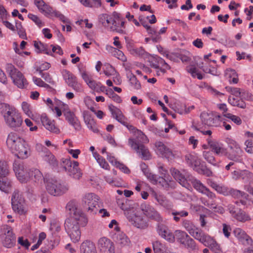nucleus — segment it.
<instances>
[{
  "label": "nucleus",
  "instance_id": "obj_25",
  "mask_svg": "<svg viewBox=\"0 0 253 253\" xmlns=\"http://www.w3.org/2000/svg\"><path fill=\"white\" fill-rule=\"evenodd\" d=\"M62 112L66 120L74 127L75 130L77 131L80 130L81 129V125L75 114L71 112L69 108H65Z\"/></svg>",
  "mask_w": 253,
  "mask_h": 253
},
{
  "label": "nucleus",
  "instance_id": "obj_56",
  "mask_svg": "<svg viewBox=\"0 0 253 253\" xmlns=\"http://www.w3.org/2000/svg\"><path fill=\"white\" fill-rule=\"evenodd\" d=\"M203 156L204 159L209 163L216 166V163L212 152L210 151H204L203 152Z\"/></svg>",
  "mask_w": 253,
  "mask_h": 253
},
{
  "label": "nucleus",
  "instance_id": "obj_51",
  "mask_svg": "<svg viewBox=\"0 0 253 253\" xmlns=\"http://www.w3.org/2000/svg\"><path fill=\"white\" fill-rule=\"evenodd\" d=\"M174 240L180 245L185 240L189 235L185 232L181 230H176L174 234Z\"/></svg>",
  "mask_w": 253,
  "mask_h": 253
},
{
  "label": "nucleus",
  "instance_id": "obj_27",
  "mask_svg": "<svg viewBox=\"0 0 253 253\" xmlns=\"http://www.w3.org/2000/svg\"><path fill=\"white\" fill-rule=\"evenodd\" d=\"M229 194L235 199H239L240 201H236L235 204L238 205L240 203L243 205L246 204V201L248 199V194L244 191H240L237 189L233 188L228 189L227 188V191L225 192V195Z\"/></svg>",
  "mask_w": 253,
  "mask_h": 253
},
{
  "label": "nucleus",
  "instance_id": "obj_49",
  "mask_svg": "<svg viewBox=\"0 0 253 253\" xmlns=\"http://www.w3.org/2000/svg\"><path fill=\"white\" fill-rule=\"evenodd\" d=\"M153 247L155 253H164L167 250L166 245L159 241L153 242Z\"/></svg>",
  "mask_w": 253,
  "mask_h": 253
},
{
  "label": "nucleus",
  "instance_id": "obj_20",
  "mask_svg": "<svg viewBox=\"0 0 253 253\" xmlns=\"http://www.w3.org/2000/svg\"><path fill=\"white\" fill-rule=\"evenodd\" d=\"M142 210L145 216L151 220L158 223L163 221L164 219L160 213L153 207L147 205L142 207Z\"/></svg>",
  "mask_w": 253,
  "mask_h": 253
},
{
  "label": "nucleus",
  "instance_id": "obj_18",
  "mask_svg": "<svg viewBox=\"0 0 253 253\" xmlns=\"http://www.w3.org/2000/svg\"><path fill=\"white\" fill-rule=\"evenodd\" d=\"M108 108L114 119L123 125L126 126L129 130H135V128L132 126L129 125L127 123V119L123 115L120 109L112 104L109 105Z\"/></svg>",
  "mask_w": 253,
  "mask_h": 253
},
{
  "label": "nucleus",
  "instance_id": "obj_50",
  "mask_svg": "<svg viewBox=\"0 0 253 253\" xmlns=\"http://www.w3.org/2000/svg\"><path fill=\"white\" fill-rule=\"evenodd\" d=\"M134 132L136 136V139H134V141H136L137 143H146L148 142L147 136L141 130L136 129Z\"/></svg>",
  "mask_w": 253,
  "mask_h": 253
},
{
  "label": "nucleus",
  "instance_id": "obj_24",
  "mask_svg": "<svg viewBox=\"0 0 253 253\" xmlns=\"http://www.w3.org/2000/svg\"><path fill=\"white\" fill-rule=\"evenodd\" d=\"M199 241L204 246L210 248L216 253H218L221 251L220 245L212 237L205 233Z\"/></svg>",
  "mask_w": 253,
  "mask_h": 253
},
{
  "label": "nucleus",
  "instance_id": "obj_4",
  "mask_svg": "<svg viewBox=\"0 0 253 253\" xmlns=\"http://www.w3.org/2000/svg\"><path fill=\"white\" fill-rule=\"evenodd\" d=\"M6 70L11 78L14 84L20 88H25L28 85V82L23 74L18 71L11 64H7Z\"/></svg>",
  "mask_w": 253,
  "mask_h": 253
},
{
  "label": "nucleus",
  "instance_id": "obj_54",
  "mask_svg": "<svg viewBox=\"0 0 253 253\" xmlns=\"http://www.w3.org/2000/svg\"><path fill=\"white\" fill-rule=\"evenodd\" d=\"M194 170L199 174H204L207 176H210L212 173V171L206 166L201 165L200 164L197 166V168H195Z\"/></svg>",
  "mask_w": 253,
  "mask_h": 253
},
{
  "label": "nucleus",
  "instance_id": "obj_3",
  "mask_svg": "<svg viewBox=\"0 0 253 253\" xmlns=\"http://www.w3.org/2000/svg\"><path fill=\"white\" fill-rule=\"evenodd\" d=\"M82 205L84 211L90 215H94L98 211L100 197L94 193H86L82 198Z\"/></svg>",
  "mask_w": 253,
  "mask_h": 253
},
{
  "label": "nucleus",
  "instance_id": "obj_12",
  "mask_svg": "<svg viewBox=\"0 0 253 253\" xmlns=\"http://www.w3.org/2000/svg\"><path fill=\"white\" fill-rule=\"evenodd\" d=\"M63 163L65 164L64 169L68 174L76 179H79L82 176V172L79 168V163L77 161H71L66 159Z\"/></svg>",
  "mask_w": 253,
  "mask_h": 253
},
{
  "label": "nucleus",
  "instance_id": "obj_6",
  "mask_svg": "<svg viewBox=\"0 0 253 253\" xmlns=\"http://www.w3.org/2000/svg\"><path fill=\"white\" fill-rule=\"evenodd\" d=\"M66 209L70 212L71 218L70 219L77 220L83 227L87 224L88 218L86 214L76 207L74 201H70L66 205Z\"/></svg>",
  "mask_w": 253,
  "mask_h": 253
},
{
  "label": "nucleus",
  "instance_id": "obj_62",
  "mask_svg": "<svg viewBox=\"0 0 253 253\" xmlns=\"http://www.w3.org/2000/svg\"><path fill=\"white\" fill-rule=\"evenodd\" d=\"M105 91L106 95L110 98H112L114 101L118 103L122 102L121 97L116 94L111 88L106 89Z\"/></svg>",
  "mask_w": 253,
  "mask_h": 253
},
{
  "label": "nucleus",
  "instance_id": "obj_46",
  "mask_svg": "<svg viewBox=\"0 0 253 253\" xmlns=\"http://www.w3.org/2000/svg\"><path fill=\"white\" fill-rule=\"evenodd\" d=\"M11 181L5 177L0 178V190L8 193L11 189Z\"/></svg>",
  "mask_w": 253,
  "mask_h": 253
},
{
  "label": "nucleus",
  "instance_id": "obj_1",
  "mask_svg": "<svg viewBox=\"0 0 253 253\" xmlns=\"http://www.w3.org/2000/svg\"><path fill=\"white\" fill-rule=\"evenodd\" d=\"M8 147L17 156L21 159H26L30 155L29 148L25 140L14 132H10L6 140Z\"/></svg>",
  "mask_w": 253,
  "mask_h": 253
},
{
  "label": "nucleus",
  "instance_id": "obj_64",
  "mask_svg": "<svg viewBox=\"0 0 253 253\" xmlns=\"http://www.w3.org/2000/svg\"><path fill=\"white\" fill-rule=\"evenodd\" d=\"M97 162L99 165L103 169H109V166L107 162L105 161V159L100 156L99 154H97L95 156Z\"/></svg>",
  "mask_w": 253,
  "mask_h": 253
},
{
  "label": "nucleus",
  "instance_id": "obj_14",
  "mask_svg": "<svg viewBox=\"0 0 253 253\" xmlns=\"http://www.w3.org/2000/svg\"><path fill=\"white\" fill-rule=\"evenodd\" d=\"M36 150L43 160L52 167L57 166V161L54 156L45 147L41 144H37Z\"/></svg>",
  "mask_w": 253,
  "mask_h": 253
},
{
  "label": "nucleus",
  "instance_id": "obj_21",
  "mask_svg": "<svg viewBox=\"0 0 253 253\" xmlns=\"http://www.w3.org/2000/svg\"><path fill=\"white\" fill-rule=\"evenodd\" d=\"M207 142L212 152L216 155L222 156L227 155V150L221 143L216 140L212 139L211 138H208Z\"/></svg>",
  "mask_w": 253,
  "mask_h": 253
},
{
  "label": "nucleus",
  "instance_id": "obj_16",
  "mask_svg": "<svg viewBox=\"0 0 253 253\" xmlns=\"http://www.w3.org/2000/svg\"><path fill=\"white\" fill-rule=\"evenodd\" d=\"M128 145L134 150L138 155L145 160L150 159L151 157L150 153L148 149L142 144H138L134 138H130L128 140Z\"/></svg>",
  "mask_w": 253,
  "mask_h": 253
},
{
  "label": "nucleus",
  "instance_id": "obj_30",
  "mask_svg": "<svg viewBox=\"0 0 253 253\" xmlns=\"http://www.w3.org/2000/svg\"><path fill=\"white\" fill-rule=\"evenodd\" d=\"M41 121L42 125L47 130L56 133L60 132L59 129L55 125V122L49 119L46 114L41 115Z\"/></svg>",
  "mask_w": 253,
  "mask_h": 253
},
{
  "label": "nucleus",
  "instance_id": "obj_61",
  "mask_svg": "<svg viewBox=\"0 0 253 253\" xmlns=\"http://www.w3.org/2000/svg\"><path fill=\"white\" fill-rule=\"evenodd\" d=\"M200 68L206 73H209L212 75L217 76L218 75V73L217 69L214 67H211L207 64L205 65H202L200 67Z\"/></svg>",
  "mask_w": 253,
  "mask_h": 253
},
{
  "label": "nucleus",
  "instance_id": "obj_38",
  "mask_svg": "<svg viewBox=\"0 0 253 253\" xmlns=\"http://www.w3.org/2000/svg\"><path fill=\"white\" fill-rule=\"evenodd\" d=\"M180 245L189 252L195 251L198 250V246L195 241L189 236Z\"/></svg>",
  "mask_w": 253,
  "mask_h": 253
},
{
  "label": "nucleus",
  "instance_id": "obj_26",
  "mask_svg": "<svg viewBox=\"0 0 253 253\" xmlns=\"http://www.w3.org/2000/svg\"><path fill=\"white\" fill-rule=\"evenodd\" d=\"M157 154L162 155L168 159H172L174 158V154L172 150L168 147L163 142L157 141L155 144Z\"/></svg>",
  "mask_w": 253,
  "mask_h": 253
},
{
  "label": "nucleus",
  "instance_id": "obj_53",
  "mask_svg": "<svg viewBox=\"0 0 253 253\" xmlns=\"http://www.w3.org/2000/svg\"><path fill=\"white\" fill-rule=\"evenodd\" d=\"M233 217L238 221L242 222H245L251 219L250 216L242 210L238 213L235 214Z\"/></svg>",
  "mask_w": 253,
  "mask_h": 253
},
{
  "label": "nucleus",
  "instance_id": "obj_43",
  "mask_svg": "<svg viewBox=\"0 0 253 253\" xmlns=\"http://www.w3.org/2000/svg\"><path fill=\"white\" fill-rule=\"evenodd\" d=\"M228 101L233 106H237L242 109L246 107V103L242 99H238L237 97L229 96Z\"/></svg>",
  "mask_w": 253,
  "mask_h": 253
},
{
  "label": "nucleus",
  "instance_id": "obj_23",
  "mask_svg": "<svg viewBox=\"0 0 253 253\" xmlns=\"http://www.w3.org/2000/svg\"><path fill=\"white\" fill-rule=\"evenodd\" d=\"M97 246L101 253H115L114 244L107 238L102 237L99 239Z\"/></svg>",
  "mask_w": 253,
  "mask_h": 253
},
{
  "label": "nucleus",
  "instance_id": "obj_57",
  "mask_svg": "<svg viewBox=\"0 0 253 253\" xmlns=\"http://www.w3.org/2000/svg\"><path fill=\"white\" fill-rule=\"evenodd\" d=\"M208 184L211 187L215 190L217 192L225 195V192L227 191V187L224 186H221L212 180H209Z\"/></svg>",
  "mask_w": 253,
  "mask_h": 253
},
{
  "label": "nucleus",
  "instance_id": "obj_59",
  "mask_svg": "<svg viewBox=\"0 0 253 253\" xmlns=\"http://www.w3.org/2000/svg\"><path fill=\"white\" fill-rule=\"evenodd\" d=\"M171 214L173 216V220L176 222L180 220V217H186L188 215V212L185 211H176L173 210Z\"/></svg>",
  "mask_w": 253,
  "mask_h": 253
},
{
  "label": "nucleus",
  "instance_id": "obj_10",
  "mask_svg": "<svg viewBox=\"0 0 253 253\" xmlns=\"http://www.w3.org/2000/svg\"><path fill=\"white\" fill-rule=\"evenodd\" d=\"M25 200L22 194L18 190H15L11 197V205L13 210L18 213L22 214L24 211Z\"/></svg>",
  "mask_w": 253,
  "mask_h": 253
},
{
  "label": "nucleus",
  "instance_id": "obj_63",
  "mask_svg": "<svg viewBox=\"0 0 253 253\" xmlns=\"http://www.w3.org/2000/svg\"><path fill=\"white\" fill-rule=\"evenodd\" d=\"M16 28L18 31V34L19 35L20 38L23 39H27V36L25 30L23 28L22 26V24L20 22H16Z\"/></svg>",
  "mask_w": 253,
  "mask_h": 253
},
{
  "label": "nucleus",
  "instance_id": "obj_39",
  "mask_svg": "<svg viewBox=\"0 0 253 253\" xmlns=\"http://www.w3.org/2000/svg\"><path fill=\"white\" fill-rule=\"evenodd\" d=\"M112 17L113 14L112 15L101 14L98 17L99 23L104 28L109 30Z\"/></svg>",
  "mask_w": 253,
  "mask_h": 253
},
{
  "label": "nucleus",
  "instance_id": "obj_52",
  "mask_svg": "<svg viewBox=\"0 0 253 253\" xmlns=\"http://www.w3.org/2000/svg\"><path fill=\"white\" fill-rule=\"evenodd\" d=\"M88 86L92 89L96 91H104L105 86L101 85L100 83H97L92 79L87 84Z\"/></svg>",
  "mask_w": 253,
  "mask_h": 253
},
{
  "label": "nucleus",
  "instance_id": "obj_19",
  "mask_svg": "<svg viewBox=\"0 0 253 253\" xmlns=\"http://www.w3.org/2000/svg\"><path fill=\"white\" fill-rule=\"evenodd\" d=\"M182 225L189 233L198 241L200 240L205 233L202 230L197 227L191 221L184 220Z\"/></svg>",
  "mask_w": 253,
  "mask_h": 253
},
{
  "label": "nucleus",
  "instance_id": "obj_28",
  "mask_svg": "<svg viewBox=\"0 0 253 253\" xmlns=\"http://www.w3.org/2000/svg\"><path fill=\"white\" fill-rule=\"evenodd\" d=\"M234 234L243 245L246 246H252L253 241L246 232L241 228H236L233 231Z\"/></svg>",
  "mask_w": 253,
  "mask_h": 253
},
{
  "label": "nucleus",
  "instance_id": "obj_55",
  "mask_svg": "<svg viewBox=\"0 0 253 253\" xmlns=\"http://www.w3.org/2000/svg\"><path fill=\"white\" fill-rule=\"evenodd\" d=\"M9 174V167L4 161H0V178L5 177Z\"/></svg>",
  "mask_w": 253,
  "mask_h": 253
},
{
  "label": "nucleus",
  "instance_id": "obj_47",
  "mask_svg": "<svg viewBox=\"0 0 253 253\" xmlns=\"http://www.w3.org/2000/svg\"><path fill=\"white\" fill-rule=\"evenodd\" d=\"M86 7L98 8L101 5V0H79Z\"/></svg>",
  "mask_w": 253,
  "mask_h": 253
},
{
  "label": "nucleus",
  "instance_id": "obj_60",
  "mask_svg": "<svg viewBox=\"0 0 253 253\" xmlns=\"http://www.w3.org/2000/svg\"><path fill=\"white\" fill-rule=\"evenodd\" d=\"M109 47L112 49V52L113 53L114 55L116 57H117L118 59H119L123 62L126 61V57L125 55V54L122 51L117 48H114L112 46H109Z\"/></svg>",
  "mask_w": 253,
  "mask_h": 253
},
{
  "label": "nucleus",
  "instance_id": "obj_9",
  "mask_svg": "<svg viewBox=\"0 0 253 253\" xmlns=\"http://www.w3.org/2000/svg\"><path fill=\"white\" fill-rule=\"evenodd\" d=\"M125 214L128 221L133 226L140 229L148 227V222L142 215L132 211H127Z\"/></svg>",
  "mask_w": 253,
  "mask_h": 253
},
{
  "label": "nucleus",
  "instance_id": "obj_7",
  "mask_svg": "<svg viewBox=\"0 0 253 253\" xmlns=\"http://www.w3.org/2000/svg\"><path fill=\"white\" fill-rule=\"evenodd\" d=\"M79 225L82 226L77 220L67 219L65 222V228L73 242H78L81 238Z\"/></svg>",
  "mask_w": 253,
  "mask_h": 253
},
{
  "label": "nucleus",
  "instance_id": "obj_8",
  "mask_svg": "<svg viewBox=\"0 0 253 253\" xmlns=\"http://www.w3.org/2000/svg\"><path fill=\"white\" fill-rule=\"evenodd\" d=\"M46 188L50 195L56 196L63 194L69 189L67 185L62 184L54 179H49L46 181Z\"/></svg>",
  "mask_w": 253,
  "mask_h": 253
},
{
  "label": "nucleus",
  "instance_id": "obj_13",
  "mask_svg": "<svg viewBox=\"0 0 253 253\" xmlns=\"http://www.w3.org/2000/svg\"><path fill=\"white\" fill-rule=\"evenodd\" d=\"M200 118L203 125L217 127L221 122V116L213 113L202 112Z\"/></svg>",
  "mask_w": 253,
  "mask_h": 253
},
{
  "label": "nucleus",
  "instance_id": "obj_48",
  "mask_svg": "<svg viewBox=\"0 0 253 253\" xmlns=\"http://www.w3.org/2000/svg\"><path fill=\"white\" fill-rule=\"evenodd\" d=\"M31 180H33L36 182H41L43 179L44 180H45V179L43 178L42 173L38 169L34 168L31 169Z\"/></svg>",
  "mask_w": 253,
  "mask_h": 253
},
{
  "label": "nucleus",
  "instance_id": "obj_42",
  "mask_svg": "<svg viewBox=\"0 0 253 253\" xmlns=\"http://www.w3.org/2000/svg\"><path fill=\"white\" fill-rule=\"evenodd\" d=\"M84 120L88 128L94 133L99 132V129L97 127V124L95 121L92 119L90 116H85L84 117Z\"/></svg>",
  "mask_w": 253,
  "mask_h": 253
},
{
  "label": "nucleus",
  "instance_id": "obj_15",
  "mask_svg": "<svg viewBox=\"0 0 253 253\" xmlns=\"http://www.w3.org/2000/svg\"><path fill=\"white\" fill-rule=\"evenodd\" d=\"M62 74L68 86L72 87L77 92H83L84 89L82 84L77 82L76 77L72 73L67 70H63Z\"/></svg>",
  "mask_w": 253,
  "mask_h": 253
},
{
  "label": "nucleus",
  "instance_id": "obj_45",
  "mask_svg": "<svg viewBox=\"0 0 253 253\" xmlns=\"http://www.w3.org/2000/svg\"><path fill=\"white\" fill-rule=\"evenodd\" d=\"M127 47L129 49L130 53L134 55L142 56L146 53L144 49L142 47L134 48L132 47L131 44L130 43H127Z\"/></svg>",
  "mask_w": 253,
  "mask_h": 253
},
{
  "label": "nucleus",
  "instance_id": "obj_36",
  "mask_svg": "<svg viewBox=\"0 0 253 253\" xmlns=\"http://www.w3.org/2000/svg\"><path fill=\"white\" fill-rule=\"evenodd\" d=\"M81 253H97L95 245L91 241L84 242L81 246Z\"/></svg>",
  "mask_w": 253,
  "mask_h": 253
},
{
  "label": "nucleus",
  "instance_id": "obj_5",
  "mask_svg": "<svg viewBox=\"0 0 253 253\" xmlns=\"http://www.w3.org/2000/svg\"><path fill=\"white\" fill-rule=\"evenodd\" d=\"M0 238L3 246L7 248H11L15 244L16 236L11 227L7 225L1 227Z\"/></svg>",
  "mask_w": 253,
  "mask_h": 253
},
{
  "label": "nucleus",
  "instance_id": "obj_11",
  "mask_svg": "<svg viewBox=\"0 0 253 253\" xmlns=\"http://www.w3.org/2000/svg\"><path fill=\"white\" fill-rule=\"evenodd\" d=\"M125 21L121 14L116 11L113 12V17L109 30L120 34H125L124 29Z\"/></svg>",
  "mask_w": 253,
  "mask_h": 253
},
{
  "label": "nucleus",
  "instance_id": "obj_17",
  "mask_svg": "<svg viewBox=\"0 0 253 253\" xmlns=\"http://www.w3.org/2000/svg\"><path fill=\"white\" fill-rule=\"evenodd\" d=\"M156 229L158 234L162 238L169 243L174 242V234L169 230L168 226L164 223V221L157 223Z\"/></svg>",
  "mask_w": 253,
  "mask_h": 253
},
{
  "label": "nucleus",
  "instance_id": "obj_40",
  "mask_svg": "<svg viewBox=\"0 0 253 253\" xmlns=\"http://www.w3.org/2000/svg\"><path fill=\"white\" fill-rule=\"evenodd\" d=\"M13 170L18 180L24 181L25 179L22 178V175L26 170L25 167L23 164L15 162L13 164Z\"/></svg>",
  "mask_w": 253,
  "mask_h": 253
},
{
  "label": "nucleus",
  "instance_id": "obj_44",
  "mask_svg": "<svg viewBox=\"0 0 253 253\" xmlns=\"http://www.w3.org/2000/svg\"><path fill=\"white\" fill-rule=\"evenodd\" d=\"M34 46L38 52H42L48 55H51V52L47 44H44L41 42H34Z\"/></svg>",
  "mask_w": 253,
  "mask_h": 253
},
{
  "label": "nucleus",
  "instance_id": "obj_31",
  "mask_svg": "<svg viewBox=\"0 0 253 253\" xmlns=\"http://www.w3.org/2000/svg\"><path fill=\"white\" fill-rule=\"evenodd\" d=\"M34 4L39 10L45 16H48L53 12V9L43 0H34Z\"/></svg>",
  "mask_w": 253,
  "mask_h": 253
},
{
  "label": "nucleus",
  "instance_id": "obj_58",
  "mask_svg": "<svg viewBox=\"0 0 253 253\" xmlns=\"http://www.w3.org/2000/svg\"><path fill=\"white\" fill-rule=\"evenodd\" d=\"M127 78H129V80L131 84L136 89H139L141 87L140 83L137 80L135 76H134L132 73L129 72L127 75Z\"/></svg>",
  "mask_w": 253,
  "mask_h": 253
},
{
  "label": "nucleus",
  "instance_id": "obj_32",
  "mask_svg": "<svg viewBox=\"0 0 253 253\" xmlns=\"http://www.w3.org/2000/svg\"><path fill=\"white\" fill-rule=\"evenodd\" d=\"M170 171L174 178L177 181L179 184L185 187H187L188 184L184 174L182 173L179 170L175 168H171L170 169Z\"/></svg>",
  "mask_w": 253,
  "mask_h": 253
},
{
  "label": "nucleus",
  "instance_id": "obj_37",
  "mask_svg": "<svg viewBox=\"0 0 253 253\" xmlns=\"http://www.w3.org/2000/svg\"><path fill=\"white\" fill-rule=\"evenodd\" d=\"M142 171L148 179L153 184H157L159 180H161L162 181H164L165 180V179L162 177L158 176V175L150 172L148 169H144L142 168ZM159 182H161V181L160 180Z\"/></svg>",
  "mask_w": 253,
  "mask_h": 253
},
{
  "label": "nucleus",
  "instance_id": "obj_41",
  "mask_svg": "<svg viewBox=\"0 0 253 253\" xmlns=\"http://www.w3.org/2000/svg\"><path fill=\"white\" fill-rule=\"evenodd\" d=\"M114 238L116 243L121 247L127 246L129 242L127 237L123 233H119L116 234Z\"/></svg>",
  "mask_w": 253,
  "mask_h": 253
},
{
  "label": "nucleus",
  "instance_id": "obj_35",
  "mask_svg": "<svg viewBox=\"0 0 253 253\" xmlns=\"http://www.w3.org/2000/svg\"><path fill=\"white\" fill-rule=\"evenodd\" d=\"M243 151L238 145H236L235 149H233L231 152L227 155V158L236 162H241V156H242Z\"/></svg>",
  "mask_w": 253,
  "mask_h": 253
},
{
  "label": "nucleus",
  "instance_id": "obj_33",
  "mask_svg": "<svg viewBox=\"0 0 253 253\" xmlns=\"http://www.w3.org/2000/svg\"><path fill=\"white\" fill-rule=\"evenodd\" d=\"M184 160L186 164L194 170L197 168V166L200 164V160L197 156L192 154H187L184 156Z\"/></svg>",
  "mask_w": 253,
  "mask_h": 253
},
{
  "label": "nucleus",
  "instance_id": "obj_34",
  "mask_svg": "<svg viewBox=\"0 0 253 253\" xmlns=\"http://www.w3.org/2000/svg\"><path fill=\"white\" fill-rule=\"evenodd\" d=\"M253 174L247 170H234L232 172V178L237 180L241 178L243 180H248L252 178Z\"/></svg>",
  "mask_w": 253,
  "mask_h": 253
},
{
  "label": "nucleus",
  "instance_id": "obj_2",
  "mask_svg": "<svg viewBox=\"0 0 253 253\" xmlns=\"http://www.w3.org/2000/svg\"><path fill=\"white\" fill-rule=\"evenodd\" d=\"M0 113L9 127L16 129L21 126L23 120L20 114L8 104L0 103Z\"/></svg>",
  "mask_w": 253,
  "mask_h": 253
},
{
  "label": "nucleus",
  "instance_id": "obj_29",
  "mask_svg": "<svg viewBox=\"0 0 253 253\" xmlns=\"http://www.w3.org/2000/svg\"><path fill=\"white\" fill-rule=\"evenodd\" d=\"M151 195L158 204L164 208L168 210L172 209L173 207L172 203L164 195L153 191L151 193Z\"/></svg>",
  "mask_w": 253,
  "mask_h": 253
},
{
  "label": "nucleus",
  "instance_id": "obj_22",
  "mask_svg": "<svg viewBox=\"0 0 253 253\" xmlns=\"http://www.w3.org/2000/svg\"><path fill=\"white\" fill-rule=\"evenodd\" d=\"M190 181L193 187L197 191L206 195L211 200H213L215 198V195L206 187L199 180L192 178Z\"/></svg>",
  "mask_w": 253,
  "mask_h": 253
}]
</instances>
